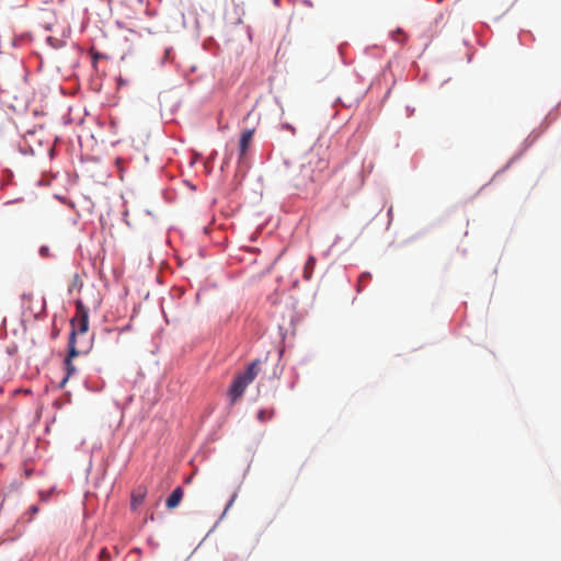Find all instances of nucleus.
Listing matches in <instances>:
<instances>
[{
	"mask_svg": "<svg viewBox=\"0 0 561 561\" xmlns=\"http://www.w3.org/2000/svg\"><path fill=\"white\" fill-rule=\"evenodd\" d=\"M328 169V159L318 149H310L301 158L299 170L291 174L290 182L295 188L307 191L324 179Z\"/></svg>",
	"mask_w": 561,
	"mask_h": 561,
	"instance_id": "obj_1",
	"label": "nucleus"
},
{
	"mask_svg": "<svg viewBox=\"0 0 561 561\" xmlns=\"http://www.w3.org/2000/svg\"><path fill=\"white\" fill-rule=\"evenodd\" d=\"M70 335L75 333V345H77V334H84L89 330V309L81 300L76 301V314L70 321Z\"/></svg>",
	"mask_w": 561,
	"mask_h": 561,
	"instance_id": "obj_2",
	"label": "nucleus"
},
{
	"mask_svg": "<svg viewBox=\"0 0 561 561\" xmlns=\"http://www.w3.org/2000/svg\"><path fill=\"white\" fill-rule=\"evenodd\" d=\"M68 347H69L68 356L65 358L66 376L62 378V380L59 383L60 388H64L65 385L67 383L68 379L70 378V376H72L77 371L75 365L72 364V359L75 357L79 356L81 353L88 352V351L81 352L77 348V345H75V333H72L69 336Z\"/></svg>",
	"mask_w": 561,
	"mask_h": 561,
	"instance_id": "obj_3",
	"label": "nucleus"
},
{
	"mask_svg": "<svg viewBox=\"0 0 561 561\" xmlns=\"http://www.w3.org/2000/svg\"><path fill=\"white\" fill-rule=\"evenodd\" d=\"M249 385L250 382L241 374L236 376L228 390L232 403L243 396Z\"/></svg>",
	"mask_w": 561,
	"mask_h": 561,
	"instance_id": "obj_4",
	"label": "nucleus"
},
{
	"mask_svg": "<svg viewBox=\"0 0 561 561\" xmlns=\"http://www.w3.org/2000/svg\"><path fill=\"white\" fill-rule=\"evenodd\" d=\"M147 496V488L144 485H139L131 493L130 507L131 510H137L144 502Z\"/></svg>",
	"mask_w": 561,
	"mask_h": 561,
	"instance_id": "obj_5",
	"label": "nucleus"
},
{
	"mask_svg": "<svg viewBox=\"0 0 561 561\" xmlns=\"http://www.w3.org/2000/svg\"><path fill=\"white\" fill-rule=\"evenodd\" d=\"M254 129H245L242 131L240 141H239V150L240 157H243L253 139Z\"/></svg>",
	"mask_w": 561,
	"mask_h": 561,
	"instance_id": "obj_6",
	"label": "nucleus"
},
{
	"mask_svg": "<svg viewBox=\"0 0 561 561\" xmlns=\"http://www.w3.org/2000/svg\"><path fill=\"white\" fill-rule=\"evenodd\" d=\"M183 497V490L181 486L175 488L170 496L167 499L165 505L169 510L175 508Z\"/></svg>",
	"mask_w": 561,
	"mask_h": 561,
	"instance_id": "obj_7",
	"label": "nucleus"
},
{
	"mask_svg": "<svg viewBox=\"0 0 561 561\" xmlns=\"http://www.w3.org/2000/svg\"><path fill=\"white\" fill-rule=\"evenodd\" d=\"M260 371V360H253L241 375L251 383Z\"/></svg>",
	"mask_w": 561,
	"mask_h": 561,
	"instance_id": "obj_8",
	"label": "nucleus"
},
{
	"mask_svg": "<svg viewBox=\"0 0 561 561\" xmlns=\"http://www.w3.org/2000/svg\"><path fill=\"white\" fill-rule=\"evenodd\" d=\"M316 266V257L310 255L304 266V278L309 280L312 277Z\"/></svg>",
	"mask_w": 561,
	"mask_h": 561,
	"instance_id": "obj_9",
	"label": "nucleus"
},
{
	"mask_svg": "<svg viewBox=\"0 0 561 561\" xmlns=\"http://www.w3.org/2000/svg\"><path fill=\"white\" fill-rule=\"evenodd\" d=\"M392 38L397 42H404L405 41V35L403 32H401V30H397L393 34H392Z\"/></svg>",
	"mask_w": 561,
	"mask_h": 561,
	"instance_id": "obj_10",
	"label": "nucleus"
},
{
	"mask_svg": "<svg viewBox=\"0 0 561 561\" xmlns=\"http://www.w3.org/2000/svg\"><path fill=\"white\" fill-rule=\"evenodd\" d=\"M370 277H371V276H370V274H369V273H363V274L359 276V278H358V284H359V288H358V290H360V286H362L365 282H367Z\"/></svg>",
	"mask_w": 561,
	"mask_h": 561,
	"instance_id": "obj_11",
	"label": "nucleus"
},
{
	"mask_svg": "<svg viewBox=\"0 0 561 561\" xmlns=\"http://www.w3.org/2000/svg\"><path fill=\"white\" fill-rule=\"evenodd\" d=\"M39 254H41V256H43V257H47V256H49V248H48L47 245H42V247L39 248Z\"/></svg>",
	"mask_w": 561,
	"mask_h": 561,
	"instance_id": "obj_12",
	"label": "nucleus"
},
{
	"mask_svg": "<svg viewBox=\"0 0 561 561\" xmlns=\"http://www.w3.org/2000/svg\"><path fill=\"white\" fill-rule=\"evenodd\" d=\"M39 511L38 506L37 505H32L30 508H28V513L31 514V517H30V520L32 519V517L37 514Z\"/></svg>",
	"mask_w": 561,
	"mask_h": 561,
	"instance_id": "obj_13",
	"label": "nucleus"
},
{
	"mask_svg": "<svg viewBox=\"0 0 561 561\" xmlns=\"http://www.w3.org/2000/svg\"><path fill=\"white\" fill-rule=\"evenodd\" d=\"M100 558H101L102 560H108V559H110V553H108V551H107L105 548H103V549L101 550V552H100Z\"/></svg>",
	"mask_w": 561,
	"mask_h": 561,
	"instance_id": "obj_14",
	"label": "nucleus"
},
{
	"mask_svg": "<svg viewBox=\"0 0 561 561\" xmlns=\"http://www.w3.org/2000/svg\"><path fill=\"white\" fill-rule=\"evenodd\" d=\"M282 128H283V129H286V130H289V131H291L293 134L295 133V128H294L290 124H288V123H284V124H282Z\"/></svg>",
	"mask_w": 561,
	"mask_h": 561,
	"instance_id": "obj_15",
	"label": "nucleus"
},
{
	"mask_svg": "<svg viewBox=\"0 0 561 561\" xmlns=\"http://www.w3.org/2000/svg\"><path fill=\"white\" fill-rule=\"evenodd\" d=\"M236 497H237V494H233L232 497L230 499V501L228 502V504H227V506L225 508V512L228 511L232 506Z\"/></svg>",
	"mask_w": 561,
	"mask_h": 561,
	"instance_id": "obj_16",
	"label": "nucleus"
},
{
	"mask_svg": "<svg viewBox=\"0 0 561 561\" xmlns=\"http://www.w3.org/2000/svg\"><path fill=\"white\" fill-rule=\"evenodd\" d=\"M257 417H259L261 421H265V411H263V410H262V411H260V412L257 413Z\"/></svg>",
	"mask_w": 561,
	"mask_h": 561,
	"instance_id": "obj_17",
	"label": "nucleus"
},
{
	"mask_svg": "<svg viewBox=\"0 0 561 561\" xmlns=\"http://www.w3.org/2000/svg\"><path fill=\"white\" fill-rule=\"evenodd\" d=\"M39 496H41L42 501H47L49 495L48 494H44L43 492H41Z\"/></svg>",
	"mask_w": 561,
	"mask_h": 561,
	"instance_id": "obj_18",
	"label": "nucleus"
}]
</instances>
